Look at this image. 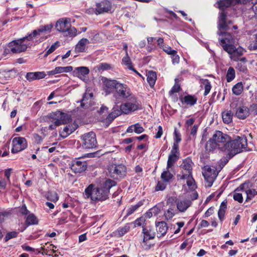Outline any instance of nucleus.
Returning a JSON list of instances; mask_svg holds the SVG:
<instances>
[{
    "label": "nucleus",
    "mask_w": 257,
    "mask_h": 257,
    "mask_svg": "<svg viewBox=\"0 0 257 257\" xmlns=\"http://www.w3.org/2000/svg\"><path fill=\"white\" fill-rule=\"evenodd\" d=\"M18 233L16 231H12L8 232L5 236V240L6 242L8 241L11 238H15L17 236Z\"/></svg>",
    "instance_id": "nucleus-52"
},
{
    "label": "nucleus",
    "mask_w": 257,
    "mask_h": 257,
    "mask_svg": "<svg viewBox=\"0 0 257 257\" xmlns=\"http://www.w3.org/2000/svg\"><path fill=\"white\" fill-rule=\"evenodd\" d=\"M68 115L60 111L49 114L44 117V120L49 124L48 128L54 130L57 126L66 123L68 120Z\"/></svg>",
    "instance_id": "nucleus-4"
},
{
    "label": "nucleus",
    "mask_w": 257,
    "mask_h": 257,
    "mask_svg": "<svg viewBox=\"0 0 257 257\" xmlns=\"http://www.w3.org/2000/svg\"><path fill=\"white\" fill-rule=\"evenodd\" d=\"M85 199H90L92 203L103 201L108 198L107 194H83Z\"/></svg>",
    "instance_id": "nucleus-19"
},
{
    "label": "nucleus",
    "mask_w": 257,
    "mask_h": 257,
    "mask_svg": "<svg viewBox=\"0 0 257 257\" xmlns=\"http://www.w3.org/2000/svg\"><path fill=\"white\" fill-rule=\"evenodd\" d=\"M169 169L164 171L161 174V178L165 182H168L173 177V175L169 171Z\"/></svg>",
    "instance_id": "nucleus-45"
},
{
    "label": "nucleus",
    "mask_w": 257,
    "mask_h": 257,
    "mask_svg": "<svg viewBox=\"0 0 257 257\" xmlns=\"http://www.w3.org/2000/svg\"><path fill=\"white\" fill-rule=\"evenodd\" d=\"M178 158L179 157L177 155L170 153L168 157L167 169H169L173 166L174 164L178 160Z\"/></svg>",
    "instance_id": "nucleus-39"
},
{
    "label": "nucleus",
    "mask_w": 257,
    "mask_h": 257,
    "mask_svg": "<svg viewBox=\"0 0 257 257\" xmlns=\"http://www.w3.org/2000/svg\"><path fill=\"white\" fill-rule=\"evenodd\" d=\"M200 82H201V83L204 85L205 91L204 92V95L205 96H206L209 94V93L210 91V89L211 88V85L210 82H209V81L208 79H200Z\"/></svg>",
    "instance_id": "nucleus-41"
},
{
    "label": "nucleus",
    "mask_w": 257,
    "mask_h": 257,
    "mask_svg": "<svg viewBox=\"0 0 257 257\" xmlns=\"http://www.w3.org/2000/svg\"><path fill=\"white\" fill-rule=\"evenodd\" d=\"M97 69L99 71H104L109 70L111 68V66L110 64L106 63H102L97 66Z\"/></svg>",
    "instance_id": "nucleus-50"
},
{
    "label": "nucleus",
    "mask_w": 257,
    "mask_h": 257,
    "mask_svg": "<svg viewBox=\"0 0 257 257\" xmlns=\"http://www.w3.org/2000/svg\"><path fill=\"white\" fill-rule=\"evenodd\" d=\"M191 159L187 158L183 161L180 168L181 171L177 175L178 180H186V185L183 187L185 189L188 187V191H194L197 188L195 180L192 177V165Z\"/></svg>",
    "instance_id": "nucleus-2"
},
{
    "label": "nucleus",
    "mask_w": 257,
    "mask_h": 257,
    "mask_svg": "<svg viewBox=\"0 0 257 257\" xmlns=\"http://www.w3.org/2000/svg\"><path fill=\"white\" fill-rule=\"evenodd\" d=\"M130 229V227L128 224L125 225L122 227L119 228L116 232L119 236H123L125 233L128 232Z\"/></svg>",
    "instance_id": "nucleus-49"
},
{
    "label": "nucleus",
    "mask_w": 257,
    "mask_h": 257,
    "mask_svg": "<svg viewBox=\"0 0 257 257\" xmlns=\"http://www.w3.org/2000/svg\"><path fill=\"white\" fill-rule=\"evenodd\" d=\"M172 62L173 64L178 63L180 60L179 56L177 54V53H173L172 55Z\"/></svg>",
    "instance_id": "nucleus-61"
},
{
    "label": "nucleus",
    "mask_w": 257,
    "mask_h": 257,
    "mask_svg": "<svg viewBox=\"0 0 257 257\" xmlns=\"http://www.w3.org/2000/svg\"><path fill=\"white\" fill-rule=\"evenodd\" d=\"M4 50L3 53V56H6L11 53H12V51H11V48L9 47L8 46V45L7 46L4 47Z\"/></svg>",
    "instance_id": "nucleus-58"
},
{
    "label": "nucleus",
    "mask_w": 257,
    "mask_h": 257,
    "mask_svg": "<svg viewBox=\"0 0 257 257\" xmlns=\"http://www.w3.org/2000/svg\"><path fill=\"white\" fill-rule=\"evenodd\" d=\"M82 146L85 149H93L96 146L97 141L95 134L89 132L84 134L82 137Z\"/></svg>",
    "instance_id": "nucleus-13"
},
{
    "label": "nucleus",
    "mask_w": 257,
    "mask_h": 257,
    "mask_svg": "<svg viewBox=\"0 0 257 257\" xmlns=\"http://www.w3.org/2000/svg\"><path fill=\"white\" fill-rule=\"evenodd\" d=\"M143 205V203L140 201L137 204L132 206L127 210V213L126 214V216H128L133 213L139 207Z\"/></svg>",
    "instance_id": "nucleus-46"
},
{
    "label": "nucleus",
    "mask_w": 257,
    "mask_h": 257,
    "mask_svg": "<svg viewBox=\"0 0 257 257\" xmlns=\"http://www.w3.org/2000/svg\"><path fill=\"white\" fill-rule=\"evenodd\" d=\"M53 27L52 23L40 26L37 29L32 31L30 34H29V37L32 41L36 38L39 37L40 42H42L47 39L49 36V34Z\"/></svg>",
    "instance_id": "nucleus-9"
},
{
    "label": "nucleus",
    "mask_w": 257,
    "mask_h": 257,
    "mask_svg": "<svg viewBox=\"0 0 257 257\" xmlns=\"http://www.w3.org/2000/svg\"><path fill=\"white\" fill-rule=\"evenodd\" d=\"M175 139L174 143L179 144L181 141V136L179 133H178L176 128L174 131Z\"/></svg>",
    "instance_id": "nucleus-54"
},
{
    "label": "nucleus",
    "mask_w": 257,
    "mask_h": 257,
    "mask_svg": "<svg viewBox=\"0 0 257 257\" xmlns=\"http://www.w3.org/2000/svg\"><path fill=\"white\" fill-rule=\"evenodd\" d=\"M103 90L106 95L112 93L113 90L115 91L117 85L119 84L116 80H109L106 78L103 79Z\"/></svg>",
    "instance_id": "nucleus-16"
},
{
    "label": "nucleus",
    "mask_w": 257,
    "mask_h": 257,
    "mask_svg": "<svg viewBox=\"0 0 257 257\" xmlns=\"http://www.w3.org/2000/svg\"><path fill=\"white\" fill-rule=\"evenodd\" d=\"M176 213L174 208H170L164 213V216L167 220L171 219Z\"/></svg>",
    "instance_id": "nucleus-47"
},
{
    "label": "nucleus",
    "mask_w": 257,
    "mask_h": 257,
    "mask_svg": "<svg viewBox=\"0 0 257 257\" xmlns=\"http://www.w3.org/2000/svg\"><path fill=\"white\" fill-rule=\"evenodd\" d=\"M89 43V40L86 38L81 39L75 46V51L77 52H83L85 51L86 46Z\"/></svg>",
    "instance_id": "nucleus-27"
},
{
    "label": "nucleus",
    "mask_w": 257,
    "mask_h": 257,
    "mask_svg": "<svg viewBox=\"0 0 257 257\" xmlns=\"http://www.w3.org/2000/svg\"><path fill=\"white\" fill-rule=\"evenodd\" d=\"M117 86L115 91L113 93L116 104L127 99L133 95L130 88L126 84L119 83Z\"/></svg>",
    "instance_id": "nucleus-8"
},
{
    "label": "nucleus",
    "mask_w": 257,
    "mask_h": 257,
    "mask_svg": "<svg viewBox=\"0 0 257 257\" xmlns=\"http://www.w3.org/2000/svg\"><path fill=\"white\" fill-rule=\"evenodd\" d=\"M87 168V164L86 161L75 159L71 162V169L75 173H82L85 171Z\"/></svg>",
    "instance_id": "nucleus-15"
},
{
    "label": "nucleus",
    "mask_w": 257,
    "mask_h": 257,
    "mask_svg": "<svg viewBox=\"0 0 257 257\" xmlns=\"http://www.w3.org/2000/svg\"><path fill=\"white\" fill-rule=\"evenodd\" d=\"M162 48L166 53L171 55L173 53H177L176 50L172 49L169 46H164Z\"/></svg>",
    "instance_id": "nucleus-57"
},
{
    "label": "nucleus",
    "mask_w": 257,
    "mask_h": 257,
    "mask_svg": "<svg viewBox=\"0 0 257 257\" xmlns=\"http://www.w3.org/2000/svg\"><path fill=\"white\" fill-rule=\"evenodd\" d=\"M232 92L236 95H240L243 91V84L241 82H238L232 88Z\"/></svg>",
    "instance_id": "nucleus-40"
},
{
    "label": "nucleus",
    "mask_w": 257,
    "mask_h": 257,
    "mask_svg": "<svg viewBox=\"0 0 257 257\" xmlns=\"http://www.w3.org/2000/svg\"><path fill=\"white\" fill-rule=\"evenodd\" d=\"M180 100L182 103L192 106L196 103L197 98L195 96L187 95L183 98H180Z\"/></svg>",
    "instance_id": "nucleus-29"
},
{
    "label": "nucleus",
    "mask_w": 257,
    "mask_h": 257,
    "mask_svg": "<svg viewBox=\"0 0 257 257\" xmlns=\"http://www.w3.org/2000/svg\"><path fill=\"white\" fill-rule=\"evenodd\" d=\"M231 138L226 134L221 131H216L206 143V150L213 151L215 149H219L222 151H226L229 148V143Z\"/></svg>",
    "instance_id": "nucleus-3"
},
{
    "label": "nucleus",
    "mask_w": 257,
    "mask_h": 257,
    "mask_svg": "<svg viewBox=\"0 0 257 257\" xmlns=\"http://www.w3.org/2000/svg\"><path fill=\"white\" fill-rule=\"evenodd\" d=\"M235 76V72L234 69L231 67H229L226 75L227 81L228 82H231L234 79Z\"/></svg>",
    "instance_id": "nucleus-43"
},
{
    "label": "nucleus",
    "mask_w": 257,
    "mask_h": 257,
    "mask_svg": "<svg viewBox=\"0 0 257 257\" xmlns=\"http://www.w3.org/2000/svg\"><path fill=\"white\" fill-rule=\"evenodd\" d=\"M233 199L237 201L238 202L241 203L243 200L242 194H234Z\"/></svg>",
    "instance_id": "nucleus-63"
},
{
    "label": "nucleus",
    "mask_w": 257,
    "mask_h": 257,
    "mask_svg": "<svg viewBox=\"0 0 257 257\" xmlns=\"http://www.w3.org/2000/svg\"><path fill=\"white\" fill-rule=\"evenodd\" d=\"M163 131L162 127L161 125L159 126L158 128V131L156 134L155 137L156 139L160 138L163 134Z\"/></svg>",
    "instance_id": "nucleus-62"
},
{
    "label": "nucleus",
    "mask_w": 257,
    "mask_h": 257,
    "mask_svg": "<svg viewBox=\"0 0 257 257\" xmlns=\"http://www.w3.org/2000/svg\"><path fill=\"white\" fill-rule=\"evenodd\" d=\"M108 175L114 179L123 178L126 173V167L123 164H111L108 167Z\"/></svg>",
    "instance_id": "nucleus-12"
},
{
    "label": "nucleus",
    "mask_w": 257,
    "mask_h": 257,
    "mask_svg": "<svg viewBox=\"0 0 257 257\" xmlns=\"http://www.w3.org/2000/svg\"><path fill=\"white\" fill-rule=\"evenodd\" d=\"M31 41L28 35L22 38L10 42L8 44V46L11 48L13 54L20 53L26 51L27 48L32 45Z\"/></svg>",
    "instance_id": "nucleus-7"
},
{
    "label": "nucleus",
    "mask_w": 257,
    "mask_h": 257,
    "mask_svg": "<svg viewBox=\"0 0 257 257\" xmlns=\"http://www.w3.org/2000/svg\"><path fill=\"white\" fill-rule=\"evenodd\" d=\"M194 196L191 200L189 198H184L178 200L177 207L178 210L181 212H184L189 207L192 203V200L198 198V194H194Z\"/></svg>",
    "instance_id": "nucleus-17"
},
{
    "label": "nucleus",
    "mask_w": 257,
    "mask_h": 257,
    "mask_svg": "<svg viewBox=\"0 0 257 257\" xmlns=\"http://www.w3.org/2000/svg\"><path fill=\"white\" fill-rule=\"evenodd\" d=\"M74 73L77 77L82 79L86 75L89 74V70L87 67H78L75 68Z\"/></svg>",
    "instance_id": "nucleus-26"
},
{
    "label": "nucleus",
    "mask_w": 257,
    "mask_h": 257,
    "mask_svg": "<svg viewBox=\"0 0 257 257\" xmlns=\"http://www.w3.org/2000/svg\"><path fill=\"white\" fill-rule=\"evenodd\" d=\"M250 183L249 182H245L241 184L238 187H237L234 191H240L244 192L246 193H257L254 189L252 190L249 188Z\"/></svg>",
    "instance_id": "nucleus-30"
},
{
    "label": "nucleus",
    "mask_w": 257,
    "mask_h": 257,
    "mask_svg": "<svg viewBox=\"0 0 257 257\" xmlns=\"http://www.w3.org/2000/svg\"><path fill=\"white\" fill-rule=\"evenodd\" d=\"M143 233L144 234V242H146L148 240L154 239L156 234V232L153 228L150 226L147 227L143 226Z\"/></svg>",
    "instance_id": "nucleus-22"
},
{
    "label": "nucleus",
    "mask_w": 257,
    "mask_h": 257,
    "mask_svg": "<svg viewBox=\"0 0 257 257\" xmlns=\"http://www.w3.org/2000/svg\"><path fill=\"white\" fill-rule=\"evenodd\" d=\"M46 74L44 72H28L26 75V78L30 82L35 80H39L44 78Z\"/></svg>",
    "instance_id": "nucleus-23"
},
{
    "label": "nucleus",
    "mask_w": 257,
    "mask_h": 257,
    "mask_svg": "<svg viewBox=\"0 0 257 257\" xmlns=\"http://www.w3.org/2000/svg\"><path fill=\"white\" fill-rule=\"evenodd\" d=\"M228 146L229 148L227 149V152H228L229 157L231 158L235 155L241 152L242 149L246 147L247 139L244 137L235 136L233 139H231Z\"/></svg>",
    "instance_id": "nucleus-5"
},
{
    "label": "nucleus",
    "mask_w": 257,
    "mask_h": 257,
    "mask_svg": "<svg viewBox=\"0 0 257 257\" xmlns=\"http://www.w3.org/2000/svg\"><path fill=\"white\" fill-rule=\"evenodd\" d=\"M221 168H219L218 170L215 169L214 167L211 168L209 166H205L204 167L202 171V174L205 179V187H210L214 180L218 174V172Z\"/></svg>",
    "instance_id": "nucleus-11"
},
{
    "label": "nucleus",
    "mask_w": 257,
    "mask_h": 257,
    "mask_svg": "<svg viewBox=\"0 0 257 257\" xmlns=\"http://www.w3.org/2000/svg\"><path fill=\"white\" fill-rule=\"evenodd\" d=\"M147 81L150 84V86L151 87H153L156 81L157 80V74L155 72H154L153 71H149L147 74Z\"/></svg>",
    "instance_id": "nucleus-32"
},
{
    "label": "nucleus",
    "mask_w": 257,
    "mask_h": 257,
    "mask_svg": "<svg viewBox=\"0 0 257 257\" xmlns=\"http://www.w3.org/2000/svg\"><path fill=\"white\" fill-rule=\"evenodd\" d=\"M55 28L58 31L64 33L67 36L73 37L77 35V31L71 26V20L68 18L59 19L56 23Z\"/></svg>",
    "instance_id": "nucleus-6"
},
{
    "label": "nucleus",
    "mask_w": 257,
    "mask_h": 257,
    "mask_svg": "<svg viewBox=\"0 0 257 257\" xmlns=\"http://www.w3.org/2000/svg\"><path fill=\"white\" fill-rule=\"evenodd\" d=\"M211 151H209L206 150V144L205 145V150L201 153L200 155V159L201 162L205 164L209 160V153Z\"/></svg>",
    "instance_id": "nucleus-42"
},
{
    "label": "nucleus",
    "mask_w": 257,
    "mask_h": 257,
    "mask_svg": "<svg viewBox=\"0 0 257 257\" xmlns=\"http://www.w3.org/2000/svg\"><path fill=\"white\" fill-rule=\"evenodd\" d=\"M38 219L33 213L29 214L26 218V224L28 225H36L38 224Z\"/></svg>",
    "instance_id": "nucleus-36"
},
{
    "label": "nucleus",
    "mask_w": 257,
    "mask_h": 257,
    "mask_svg": "<svg viewBox=\"0 0 257 257\" xmlns=\"http://www.w3.org/2000/svg\"><path fill=\"white\" fill-rule=\"evenodd\" d=\"M171 154H179V145L178 144L174 143L172 149L171 151Z\"/></svg>",
    "instance_id": "nucleus-60"
},
{
    "label": "nucleus",
    "mask_w": 257,
    "mask_h": 257,
    "mask_svg": "<svg viewBox=\"0 0 257 257\" xmlns=\"http://www.w3.org/2000/svg\"><path fill=\"white\" fill-rule=\"evenodd\" d=\"M165 187L166 186L163 183L158 182L157 185L156 187V190L157 191H163L165 189Z\"/></svg>",
    "instance_id": "nucleus-64"
},
{
    "label": "nucleus",
    "mask_w": 257,
    "mask_h": 257,
    "mask_svg": "<svg viewBox=\"0 0 257 257\" xmlns=\"http://www.w3.org/2000/svg\"><path fill=\"white\" fill-rule=\"evenodd\" d=\"M233 0H219L217 2L216 5H217V7L221 10H223L225 8L230 7Z\"/></svg>",
    "instance_id": "nucleus-33"
},
{
    "label": "nucleus",
    "mask_w": 257,
    "mask_h": 257,
    "mask_svg": "<svg viewBox=\"0 0 257 257\" xmlns=\"http://www.w3.org/2000/svg\"><path fill=\"white\" fill-rule=\"evenodd\" d=\"M177 79H175V82L176 83L175 85L173 86L171 90L170 91V94H173L174 93L178 92L180 91V86L179 84H177Z\"/></svg>",
    "instance_id": "nucleus-55"
},
{
    "label": "nucleus",
    "mask_w": 257,
    "mask_h": 257,
    "mask_svg": "<svg viewBox=\"0 0 257 257\" xmlns=\"http://www.w3.org/2000/svg\"><path fill=\"white\" fill-rule=\"evenodd\" d=\"M99 188L93 184H90L85 189V193H99Z\"/></svg>",
    "instance_id": "nucleus-44"
},
{
    "label": "nucleus",
    "mask_w": 257,
    "mask_h": 257,
    "mask_svg": "<svg viewBox=\"0 0 257 257\" xmlns=\"http://www.w3.org/2000/svg\"><path fill=\"white\" fill-rule=\"evenodd\" d=\"M225 211L226 209L221 208H219L218 210V216L221 221H222L224 219Z\"/></svg>",
    "instance_id": "nucleus-59"
},
{
    "label": "nucleus",
    "mask_w": 257,
    "mask_h": 257,
    "mask_svg": "<svg viewBox=\"0 0 257 257\" xmlns=\"http://www.w3.org/2000/svg\"><path fill=\"white\" fill-rule=\"evenodd\" d=\"M157 236L160 237L164 236L167 232L168 226L164 221L157 222L156 223Z\"/></svg>",
    "instance_id": "nucleus-21"
},
{
    "label": "nucleus",
    "mask_w": 257,
    "mask_h": 257,
    "mask_svg": "<svg viewBox=\"0 0 257 257\" xmlns=\"http://www.w3.org/2000/svg\"><path fill=\"white\" fill-rule=\"evenodd\" d=\"M122 63L127 66V68L130 70H133L136 73L141 75L136 70H135L132 65V62L131 61L130 58L128 56V53L126 52V54H125V56L124 57L122 60Z\"/></svg>",
    "instance_id": "nucleus-34"
},
{
    "label": "nucleus",
    "mask_w": 257,
    "mask_h": 257,
    "mask_svg": "<svg viewBox=\"0 0 257 257\" xmlns=\"http://www.w3.org/2000/svg\"><path fill=\"white\" fill-rule=\"evenodd\" d=\"M122 113H123V111L121 107V104L120 106L115 105L112 108V112L106 117V120L111 122L114 118Z\"/></svg>",
    "instance_id": "nucleus-20"
},
{
    "label": "nucleus",
    "mask_w": 257,
    "mask_h": 257,
    "mask_svg": "<svg viewBox=\"0 0 257 257\" xmlns=\"http://www.w3.org/2000/svg\"><path fill=\"white\" fill-rule=\"evenodd\" d=\"M121 107L123 111V114H127L142 109V105L141 101L132 95L127 99L126 102L121 104Z\"/></svg>",
    "instance_id": "nucleus-10"
},
{
    "label": "nucleus",
    "mask_w": 257,
    "mask_h": 257,
    "mask_svg": "<svg viewBox=\"0 0 257 257\" xmlns=\"http://www.w3.org/2000/svg\"><path fill=\"white\" fill-rule=\"evenodd\" d=\"M233 113L230 110H226L222 112V117L225 123L228 124L232 121Z\"/></svg>",
    "instance_id": "nucleus-37"
},
{
    "label": "nucleus",
    "mask_w": 257,
    "mask_h": 257,
    "mask_svg": "<svg viewBox=\"0 0 257 257\" xmlns=\"http://www.w3.org/2000/svg\"><path fill=\"white\" fill-rule=\"evenodd\" d=\"M46 198L51 201L56 202L58 199L57 194H46Z\"/></svg>",
    "instance_id": "nucleus-53"
},
{
    "label": "nucleus",
    "mask_w": 257,
    "mask_h": 257,
    "mask_svg": "<svg viewBox=\"0 0 257 257\" xmlns=\"http://www.w3.org/2000/svg\"><path fill=\"white\" fill-rule=\"evenodd\" d=\"M111 9V3L107 0H104L96 4L95 14H100L103 13H108Z\"/></svg>",
    "instance_id": "nucleus-18"
},
{
    "label": "nucleus",
    "mask_w": 257,
    "mask_h": 257,
    "mask_svg": "<svg viewBox=\"0 0 257 257\" xmlns=\"http://www.w3.org/2000/svg\"><path fill=\"white\" fill-rule=\"evenodd\" d=\"M59 46V42L57 41L54 44L51 45L50 48L46 52L45 54H44V57H47L49 54L53 53L57 48H58Z\"/></svg>",
    "instance_id": "nucleus-48"
},
{
    "label": "nucleus",
    "mask_w": 257,
    "mask_h": 257,
    "mask_svg": "<svg viewBox=\"0 0 257 257\" xmlns=\"http://www.w3.org/2000/svg\"><path fill=\"white\" fill-rule=\"evenodd\" d=\"M12 152L13 153H17L27 147L26 140L24 138H15L12 141Z\"/></svg>",
    "instance_id": "nucleus-14"
},
{
    "label": "nucleus",
    "mask_w": 257,
    "mask_h": 257,
    "mask_svg": "<svg viewBox=\"0 0 257 257\" xmlns=\"http://www.w3.org/2000/svg\"><path fill=\"white\" fill-rule=\"evenodd\" d=\"M75 130V128L73 127L72 125H69L64 128L63 130L60 132V135L62 138H65L72 134Z\"/></svg>",
    "instance_id": "nucleus-38"
},
{
    "label": "nucleus",
    "mask_w": 257,
    "mask_h": 257,
    "mask_svg": "<svg viewBox=\"0 0 257 257\" xmlns=\"http://www.w3.org/2000/svg\"><path fill=\"white\" fill-rule=\"evenodd\" d=\"M144 131L145 130L143 127L140 123H137L128 127L126 132L128 133L134 132L136 134H139L144 132Z\"/></svg>",
    "instance_id": "nucleus-28"
},
{
    "label": "nucleus",
    "mask_w": 257,
    "mask_h": 257,
    "mask_svg": "<svg viewBox=\"0 0 257 257\" xmlns=\"http://www.w3.org/2000/svg\"><path fill=\"white\" fill-rule=\"evenodd\" d=\"M92 96L93 95L92 93H85L81 100V107L85 108H88L90 105L91 101V100H89V99H91Z\"/></svg>",
    "instance_id": "nucleus-31"
},
{
    "label": "nucleus",
    "mask_w": 257,
    "mask_h": 257,
    "mask_svg": "<svg viewBox=\"0 0 257 257\" xmlns=\"http://www.w3.org/2000/svg\"><path fill=\"white\" fill-rule=\"evenodd\" d=\"M116 183L114 181L111 180H107L104 183L103 185V188L102 189V191L103 193H107L109 192L110 189L116 185Z\"/></svg>",
    "instance_id": "nucleus-35"
},
{
    "label": "nucleus",
    "mask_w": 257,
    "mask_h": 257,
    "mask_svg": "<svg viewBox=\"0 0 257 257\" xmlns=\"http://www.w3.org/2000/svg\"><path fill=\"white\" fill-rule=\"evenodd\" d=\"M237 68L241 72H245L247 69L245 64L242 62H238L237 64Z\"/></svg>",
    "instance_id": "nucleus-56"
},
{
    "label": "nucleus",
    "mask_w": 257,
    "mask_h": 257,
    "mask_svg": "<svg viewBox=\"0 0 257 257\" xmlns=\"http://www.w3.org/2000/svg\"><path fill=\"white\" fill-rule=\"evenodd\" d=\"M73 70L72 66L66 67H56L54 70L47 72L49 75H53L56 74L61 73L63 72H70Z\"/></svg>",
    "instance_id": "nucleus-25"
},
{
    "label": "nucleus",
    "mask_w": 257,
    "mask_h": 257,
    "mask_svg": "<svg viewBox=\"0 0 257 257\" xmlns=\"http://www.w3.org/2000/svg\"><path fill=\"white\" fill-rule=\"evenodd\" d=\"M249 114V110L248 107L246 106H241L238 107L236 111L235 116L239 119H244L246 118Z\"/></svg>",
    "instance_id": "nucleus-24"
},
{
    "label": "nucleus",
    "mask_w": 257,
    "mask_h": 257,
    "mask_svg": "<svg viewBox=\"0 0 257 257\" xmlns=\"http://www.w3.org/2000/svg\"><path fill=\"white\" fill-rule=\"evenodd\" d=\"M146 221V219L144 217H141L139 218H138L137 220H136L134 222V226L135 227H138V226H144V223Z\"/></svg>",
    "instance_id": "nucleus-51"
},
{
    "label": "nucleus",
    "mask_w": 257,
    "mask_h": 257,
    "mask_svg": "<svg viewBox=\"0 0 257 257\" xmlns=\"http://www.w3.org/2000/svg\"><path fill=\"white\" fill-rule=\"evenodd\" d=\"M231 24L230 21L227 20L225 13L221 12L218 17L217 31L220 44L223 50L229 54L230 59L236 61L239 56L243 55L245 51L241 48H236L234 46L233 37L229 32L231 29Z\"/></svg>",
    "instance_id": "nucleus-1"
}]
</instances>
